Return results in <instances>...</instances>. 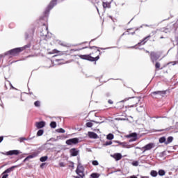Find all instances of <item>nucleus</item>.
Here are the masks:
<instances>
[{
  "instance_id": "423d86ee",
  "label": "nucleus",
  "mask_w": 178,
  "mask_h": 178,
  "mask_svg": "<svg viewBox=\"0 0 178 178\" xmlns=\"http://www.w3.org/2000/svg\"><path fill=\"white\" fill-rule=\"evenodd\" d=\"M79 143V139L77 138H72L66 141V144L68 145H76Z\"/></svg>"
},
{
  "instance_id": "4468645a",
  "label": "nucleus",
  "mask_w": 178,
  "mask_h": 178,
  "mask_svg": "<svg viewBox=\"0 0 178 178\" xmlns=\"http://www.w3.org/2000/svg\"><path fill=\"white\" fill-rule=\"evenodd\" d=\"M35 126L37 129H42V127H45L46 122L44 121L38 122L35 123Z\"/></svg>"
},
{
  "instance_id": "f704fd0d",
  "label": "nucleus",
  "mask_w": 178,
  "mask_h": 178,
  "mask_svg": "<svg viewBox=\"0 0 178 178\" xmlns=\"http://www.w3.org/2000/svg\"><path fill=\"white\" fill-rule=\"evenodd\" d=\"M58 44L59 45L63 46V47H65V42H62L61 40H58Z\"/></svg>"
},
{
  "instance_id": "5fc2aeb1",
  "label": "nucleus",
  "mask_w": 178,
  "mask_h": 178,
  "mask_svg": "<svg viewBox=\"0 0 178 178\" xmlns=\"http://www.w3.org/2000/svg\"><path fill=\"white\" fill-rule=\"evenodd\" d=\"M97 12H99V9H98V8H97Z\"/></svg>"
},
{
  "instance_id": "a878e982",
  "label": "nucleus",
  "mask_w": 178,
  "mask_h": 178,
  "mask_svg": "<svg viewBox=\"0 0 178 178\" xmlns=\"http://www.w3.org/2000/svg\"><path fill=\"white\" fill-rule=\"evenodd\" d=\"M150 175L152 177H156L157 176L158 173L156 170H152Z\"/></svg>"
},
{
  "instance_id": "9b49d317",
  "label": "nucleus",
  "mask_w": 178,
  "mask_h": 178,
  "mask_svg": "<svg viewBox=\"0 0 178 178\" xmlns=\"http://www.w3.org/2000/svg\"><path fill=\"white\" fill-rule=\"evenodd\" d=\"M151 38V35H149L146 37H145V38H143V40H142V41H140V42L138 43V46H140V45H145L147 41L149 40V39Z\"/></svg>"
},
{
  "instance_id": "a19ab883",
  "label": "nucleus",
  "mask_w": 178,
  "mask_h": 178,
  "mask_svg": "<svg viewBox=\"0 0 178 178\" xmlns=\"http://www.w3.org/2000/svg\"><path fill=\"white\" fill-rule=\"evenodd\" d=\"M2 175H3L2 178H8V176H9V175H8V174H6V173H5V174L2 173Z\"/></svg>"
},
{
  "instance_id": "f8f14e48",
  "label": "nucleus",
  "mask_w": 178,
  "mask_h": 178,
  "mask_svg": "<svg viewBox=\"0 0 178 178\" xmlns=\"http://www.w3.org/2000/svg\"><path fill=\"white\" fill-rule=\"evenodd\" d=\"M127 138H132L129 142L136 141L137 140L138 135L136 133H132L129 135L126 136Z\"/></svg>"
},
{
  "instance_id": "1a4fd4ad",
  "label": "nucleus",
  "mask_w": 178,
  "mask_h": 178,
  "mask_svg": "<svg viewBox=\"0 0 178 178\" xmlns=\"http://www.w3.org/2000/svg\"><path fill=\"white\" fill-rule=\"evenodd\" d=\"M19 150L14 149V150H10L6 153V155L7 156H13V155H19Z\"/></svg>"
},
{
  "instance_id": "dca6fc26",
  "label": "nucleus",
  "mask_w": 178,
  "mask_h": 178,
  "mask_svg": "<svg viewBox=\"0 0 178 178\" xmlns=\"http://www.w3.org/2000/svg\"><path fill=\"white\" fill-rule=\"evenodd\" d=\"M111 2H107V1H103V9H104V10L106 9H110V8L111 7Z\"/></svg>"
},
{
  "instance_id": "8fccbe9b",
  "label": "nucleus",
  "mask_w": 178,
  "mask_h": 178,
  "mask_svg": "<svg viewBox=\"0 0 178 178\" xmlns=\"http://www.w3.org/2000/svg\"><path fill=\"white\" fill-rule=\"evenodd\" d=\"M44 165H45V163H42L40 168H42Z\"/></svg>"
},
{
  "instance_id": "39448f33",
  "label": "nucleus",
  "mask_w": 178,
  "mask_h": 178,
  "mask_svg": "<svg viewBox=\"0 0 178 178\" xmlns=\"http://www.w3.org/2000/svg\"><path fill=\"white\" fill-rule=\"evenodd\" d=\"M165 94H166V91H165V90H158V91L152 92L150 94V95L153 98L156 99V98H158L159 96L163 97V95H165Z\"/></svg>"
},
{
  "instance_id": "bf43d9fd",
  "label": "nucleus",
  "mask_w": 178,
  "mask_h": 178,
  "mask_svg": "<svg viewBox=\"0 0 178 178\" xmlns=\"http://www.w3.org/2000/svg\"><path fill=\"white\" fill-rule=\"evenodd\" d=\"M177 47H178V42H177Z\"/></svg>"
},
{
  "instance_id": "c85d7f7f",
  "label": "nucleus",
  "mask_w": 178,
  "mask_h": 178,
  "mask_svg": "<svg viewBox=\"0 0 178 178\" xmlns=\"http://www.w3.org/2000/svg\"><path fill=\"white\" fill-rule=\"evenodd\" d=\"M113 138H114V136H113V134H109L107 136V139H108V140H113Z\"/></svg>"
},
{
  "instance_id": "0eeeda50",
  "label": "nucleus",
  "mask_w": 178,
  "mask_h": 178,
  "mask_svg": "<svg viewBox=\"0 0 178 178\" xmlns=\"http://www.w3.org/2000/svg\"><path fill=\"white\" fill-rule=\"evenodd\" d=\"M154 143H149L146 146H143L142 147V150H143V153L145 152L146 151L151 150L152 148L154 147Z\"/></svg>"
},
{
  "instance_id": "4c0bfd02",
  "label": "nucleus",
  "mask_w": 178,
  "mask_h": 178,
  "mask_svg": "<svg viewBox=\"0 0 178 178\" xmlns=\"http://www.w3.org/2000/svg\"><path fill=\"white\" fill-rule=\"evenodd\" d=\"M26 140L27 139L26 138H19V141L21 143H22L23 141Z\"/></svg>"
},
{
  "instance_id": "7ed1b4c3",
  "label": "nucleus",
  "mask_w": 178,
  "mask_h": 178,
  "mask_svg": "<svg viewBox=\"0 0 178 178\" xmlns=\"http://www.w3.org/2000/svg\"><path fill=\"white\" fill-rule=\"evenodd\" d=\"M56 5L57 0H51L44 11V15H47L50 10H51V9H53V8H54Z\"/></svg>"
},
{
  "instance_id": "2eb2a0df",
  "label": "nucleus",
  "mask_w": 178,
  "mask_h": 178,
  "mask_svg": "<svg viewBox=\"0 0 178 178\" xmlns=\"http://www.w3.org/2000/svg\"><path fill=\"white\" fill-rule=\"evenodd\" d=\"M88 137L90 138H93V139H97L99 138L98 135L96 133L92 132V131L88 132Z\"/></svg>"
},
{
  "instance_id": "cd10ccee",
  "label": "nucleus",
  "mask_w": 178,
  "mask_h": 178,
  "mask_svg": "<svg viewBox=\"0 0 178 178\" xmlns=\"http://www.w3.org/2000/svg\"><path fill=\"white\" fill-rule=\"evenodd\" d=\"M44 134V130L42 129H40L38 133H37V136H42Z\"/></svg>"
},
{
  "instance_id": "f257e3e1",
  "label": "nucleus",
  "mask_w": 178,
  "mask_h": 178,
  "mask_svg": "<svg viewBox=\"0 0 178 178\" xmlns=\"http://www.w3.org/2000/svg\"><path fill=\"white\" fill-rule=\"evenodd\" d=\"M86 48V55H79V58L83 60H86L90 62H97L100 58L102 54L100 48L97 47H82L81 49H73L72 51H81V49H84Z\"/></svg>"
},
{
  "instance_id": "412c9836",
  "label": "nucleus",
  "mask_w": 178,
  "mask_h": 178,
  "mask_svg": "<svg viewBox=\"0 0 178 178\" xmlns=\"http://www.w3.org/2000/svg\"><path fill=\"white\" fill-rule=\"evenodd\" d=\"M42 32L45 31L46 33L48 32V26L44 24L42 26Z\"/></svg>"
},
{
  "instance_id": "c9c22d12",
  "label": "nucleus",
  "mask_w": 178,
  "mask_h": 178,
  "mask_svg": "<svg viewBox=\"0 0 178 178\" xmlns=\"http://www.w3.org/2000/svg\"><path fill=\"white\" fill-rule=\"evenodd\" d=\"M112 143H113L112 141H107V142L104 143V145H103L108 146V145H111Z\"/></svg>"
},
{
  "instance_id": "aec40b11",
  "label": "nucleus",
  "mask_w": 178,
  "mask_h": 178,
  "mask_svg": "<svg viewBox=\"0 0 178 178\" xmlns=\"http://www.w3.org/2000/svg\"><path fill=\"white\" fill-rule=\"evenodd\" d=\"M115 143H118V144H119V145H122L123 147H126L128 146L127 143H125V142L120 143V141L116 140Z\"/></svg>"
},
{
  "instance_id": "37998d69",
  "label": "nucleus",
  "mask_w": 178,
  "mask_h": 178,
  "mask_svg": "<svg viewBox=\"0 0 178 178\" xmlns=\"http://www.w3.org/2000/svg\"><path fill=\"white\" fill-rule=\"evenodd\" d=\"M70 168H72V169H74V163H73V162H70Z\"/></svg>"
},
{
  "instance_id": "13d9d810",
  "label": "nucleus",
  "mask_w": 178,
  "mask_h": 178,
  "mask_svg": "<svg viewBox=\"0 0 178 178\" xmlns=\"http://www.w3.org/2000/svg\"><path fill=\"white\" fill-rule=\"evenodd\" d=\"M177 54H178V51H177ZM177 63H178V60L177 61Z\"/></svg>"
},
{
  "instance_id": "9d476101",
  "label": "nucleus",
  "mask_w": 178,
  "mask_h": 178,
  "mask_svg": "<svg viewBox=\"0 0 178 178\" xmlns=\"http://www.w3.org/2000/svg\"><path fill=\"white\" fill-rule=\"evenodd\" d=\"M38 152H33L32 154L29 155L26 158L24 159V163H26V161H29L30 159H32L33 158H35L38 156Z\"/></svg>"
},
{
  "instance_id": "f3484780",
  "label": "nucleus",
  "mask_w": 178,
  "mask_h": 178,
  "mask_svg": "<svg viewBox=\"0 0 178 178\" xmlns=\"http://www.w3.org/2000/svg\"><path fill=\"white\" fill-rule=\"evenodd\" d=\"M15 168H19V165H13L8 169H6L3 174H7V173H10L11 171H13L14 169H15Z\"/></svg>"
},
{
  "instance_id": "bb28decb",
  "label": "nucleus",
  "mask_w": 178,
  "mask_h": 178,
  "mask_svg": "<svg viewBox=\"0 0 178 178\" xmlns=\"http://www.w3.org/2000/svg\"><path fill=\"white\" fill-rule=\"evenodd\" d=\"M159 143H166V138L165 137H161L159 138Z\"/></svg>"
},
{
  "instance_id": "a211bd4d",
  "label": "nucleus",
  "mask_w": 178,
  "mask_h": 178,
  "mask_svg": "<svg viewBox=\"0 0 178 178\" xmlns=\"http://www.w3.org/2000/svg\"><path fill=\"white\" fill-rule=\"evenodd\" d=\"M113 158L116 160V161H120L122 159V155L120 153H115L114 154Z\"/></svg>"
},
{
  "instance_id": "473e14b6",
  "label": "nucleus",
  "mask_w": 178,
  "mask_h": 178,
  "mask_svg": "<svg viewBox=\"0 0 178 178\" xmlns=\"http://www.w3.org/2000/svg\"><path fill=\"white\" fill-rule=\"evenodd\" d=\"M86 127H93V123L88 122L86 124Z\"/></svg>"
},
{
  "instance_id": "c756f323",
  "label": "nucleus",
  "mask_w": 178,
  "mask_h": 178,
  "mask_svg": "<svg viewBox=\"0 0 178 178\" xmlns=\"http://www.w3.org/2000/svg\"><path fill=\"white\" fill-rule=\"evenodd\" d=\"M165 173H166V172H165V170H159V175L160 176H163V175H165Z\"/></svg>"
},
{
  "instance_id": "09e8293b",
  "label": "nucleus",
  "mask_w": 178,
  "mask_h": 178,
  "mask_svg": "<svg viewBox=\"0 0 178 178\" xmlns=\"http://www.w3.org/2000/svg\"><path fill=\"white\" fill-rule=\"evenodd\" d=\"M129 178H138V177L135 175H133V176H131Z\"/></svg>"
},
{
  "instance_id": "603ef678",
  "label": "nucleus",
  "mask_w": 178,
  "mask_h": 178,
  "mask_svg": "<svg viewBox=\"0 0 178 178\" xmlns=\"http://www.w3.org/2000/svg\"><path fill=\"white\" fill-rule=\"evenodd\" d=\"M142 178H148V177H142Z\"/></svg>"
},
{
  "instance_id": "6e6552de",
  "label": "nucleus",
  "mask_w": 178,
  "mask_h": 178,
  "mask_svg": "<svg viewBox=\"0 0 178 178\" xmlns=\"http://www.w3.org/2000/svg\"><path fill=\"white\" fill-rule=\"evenodd\" d=\"M150 58L152 59V61L154 63V61L157 60L160 58V56L158 55L156 53L152 51L150 53Z\"/></svg>"
},
{
  "instance_id": "ea45409f",
  "label": "nucleus",
  "mask_w": 178,
  "mask_h": 178,
  "mask_svg": "<svg viewBox=\"0 0 178 178\" xmlns=\"http://www.w3.org/2000/svg\"><path fill=\"white\" fill-rule=\"evenodd\" d=\"M35 26H33V28H31V33H32V35H33V34H34V33H35Z\"/></svg>"
},
{
  "instance_id": "a18cd8bd",
  "label": "nucleus",
  "mask_w": 178,
  "mask_h": 178,
  "mask_svg": "<svg viewBox=\"0 0 178 178\" xmlns=\"http://www.w3.org/2000/svg\"><path fill=\"white\" fill-rule=\"evenodd\" d=\"M119 106H120L121 108L123 107V106H121V104H120V103H119V104H117V108H119Z\"/></svg>"
},
{
  "instance_id": "b1692460",
  "label": "nucleus",
  "mask_w": 178,
  "mask_h": 178,
  "mask_svg": "<svg viewBox=\"0 0 178 178\" xmlns=\"http://www.w3.org/2000/svg\"><path fill=\"white\" fill-rule=\"evenodd\" d=\"M100 177V174L98 173H92L90 175L91 178H99Z\"/></svg>"
},
{
  "instance_id": "58836bf2",
  "label": "nucleus",
  "mask_w": 178,
  "mask_h": 178,
  "mask_svg": "<svg viewBox=\"0 0 178 178\" xmlns=\"http://www.w3.org/2000/svg\"><path fill=\"white\" fill-rule=\"evenodd\" d=\"M133 166H138V161H134L132 163Z\"/></svg>"
},
{
  "instance_id": "ddd939ff",
  "label": "nucleus",
  "mask_w": 178,
  "mask_h": 178,
  "mask_svg": "<svg viewBox=\"0 0 178 178\" xmlns=\"http://www.w3.org/2000/svg\"><path fill=\"white\" fill-rule=\"evenodd\" d=\"M70 156L73 157L78 156L79 153V151L77 149H75L74 147L73 149H70Z\"/></svg>"
},
{
  "instance_id": "72a5a7b5",
  "label": "nucleus",
  "mask_w": 178,
  "mask_h": 178,
  "mask_svg": "<svg viewBox=\"0 0 178 178\" xmlns=\"http://www.w3.org/2000/svg\"><path fill=\"white\" fill-rule=\"evenodd\" d=\"M56 131L58 133H63V134L65 132V129H63V128L56 129Z\"/></svg>"
},
{
  "instance_id": "de8ad7c7",
  "label": "nucleus",
  "mask_w": 178,
  "mask_h": 178,
  "mask_svg": "<svg viewBox=\"0 0 178 178\" xmlns=\"http://www.w3.org/2000/svg\"><path fill=\"white\" fill-rule=\"evenodd\" d=\"M52 51H53V53H58L59 52V51H58L57 49H54Z\"/></svg>"
},
{
  "instance_id": "6ab92c4d",
  "label": "nucleus",
  "mask_w": 178,
  "mask_h": 178,
  "mask_svg": "<svg viewBox=\"0 0 178 178\" xmlns=\"http://www.w3.org/2000/svg\"><path fill=\"white\" fill-rule=\"evenodd\" d=\"M135 31H133V29H128L126 32L123 33V35H134Z\"/></svg>"
},
{
  "instance_id": "393cba45",
  "label": "nucleus",
  "mask_w": 178,
  "mask_h": 178,
  "mask_svg": "<svg viewBox=\"0 0 178 178\" xmlns=\"http://www.w3.org/2000/svg\"><path fill=\"white\" fill-rule=\"evenodd\" d=\"M57 127V124L56 122L53 121L50 123V127L51 129H56V127Z\"/></svg>"
},
{
  "instance_id": "4be33fe9",
  "label": "nucleus",
  "mask_w": 178,
  "mask_h": 178,
  "mask_svg": "<svg viewBox=\"0 0 178 178\" xmlns=\"http://www.w3.org/2000/svg\"><path fill=\"white\" fill-rule=\"evenodd\" d=\"M173 140H174V138H173L172 136L168 137V139H167V141L165 142V144L166 145L170 144V143H172L173 141Z\"/></svg>"
},
{
  "instance_id": "3c124183",
  "label": "nucleus",
  "mask_w": 178,
  "mask_h": 178,
  "mask_svg": "<svg viewBox=\"0 0 178 178\" xmlns=\"http://www.w3.org/2000/svg\"><path fill=\"white\" fill-rule=\"evenodd\" d=\"M2 58H3V55H0V61Z\"/></svg>"
},
{
  "instance_id": "e433bc0d",
  "label": "nucleus",
  "mask_w": 178,
  "mask_h": 178,
  "mask_svg": "<svg viewBox=\"0 0 178 178\" xmlns=\"http://www.w3.org/2000/svg\"><path fill=\"white\" fill-rule=\"evenodd\" d=\"M34 105L36 106V107H40V102L39 101H36L35 103H34Z\"/></svg>"
},
{
  "instance_id": "c03bdc74",
  "label": "nucleus",
  "mask_w": 178,
  "mask_h": 178,
  "mask_svg": "<svg viewBox=\"0 0 178 178\" xmlns=\"http://www.w3.org/2000/svg\"><path fill=\"white\" fill-rule=\"evenodd\" d=\"M108 104H113V102L111 99H109V100L108 101Z\"/></svg>"
},
{
  "instance_id": "7c9ffc66",
  "label": "nucleus",
  "mask_w": 178,
  "mask_h": 178,
  "mask_svg": "<svg viewBox=\"0 0 178 178\" xmlns=\"http://www.w3.org/2000/svg\"><path fill=\"white\" fill-rule=\"evenodd\" d=\"M92 165L93 166H98L99 165V162L97 160H94L92 161Z\"/></svg>"
},
{
  "instance_id": "5701e85b",
  "label": "nucleus",
  "mask_w": 178,
  "mask_h": 178,
  "mask_svg": "<svg viewBox=\"0 0 178 178\" xmlns=\"http://www.w3.org/2000/svg\"><path fill=\"white\" fill-rule=\"evenodd\" d=\"M47 160H48V156H42L40 159V161L42 163L46 162Z\"/></svg>"
},
{
  "instance_id": "f03ea898",
  "label": "nucleus",
  "mask_w": 178,
  "mask_h": 178,
  "mask_svg": "<svg viewBox=\"0 0 178 178\" xmlns=\"http://www.w3.org/2000/svg\"><path fill=\"white\" fill-rule=\"evenodd\" d=\"M26 48H29V45L24 46L22 47H17L13 49L9 50L5 55H12V56H17L20 52L24 51Z\"/></svg>"
},
{
  "instance_id": "6e6d98bb",
  "label": "nucleus",
  "mask_w": 178,
  "mask_h": 178,
  "mask_svg": "<svg viewBox=\"0 0 178 178\" xmlns=\"http://www.w3.org/2000/svg\"><path fill=\"white\" fill-rule=\"evenodd\" d=\"M74 178H80V177H74Z\"/></svg>"
},
{
  "instance_id": "49530a36",
  "label": "nucleus",
  "mask_w": 178,
  "mask_h": 178,
  "mask_svg": "<svg viewBox=\"0 0 178 178\" xmlns=\"http://www.w3.org/2000/svg\"><path fill=\"white\" fill-rule=\"evenodd\" d=\"M3 140V136L0 137V143Z\"/></svg>"
},
{
  "instance_id": "864d4df0",
  "label": "nucleus",
  "mask_w": 178,
  "mask_h": 178,
  "mask_svg": "<svg viewBox=\"0 0 178 178\" xmlns=\"http://www.w3.org/2000/svg\"><path fill=\"white\" fill-rule=\"evenodd\" d=\"M136 106V104H133L131 106L134 107V106Z\"/></svg>"
},
{
  "instance_id": "4d7b16f0",
  "label": "nucleus",
  "mask_w": 178,
  "mask_h": 178,
  "mask_svg": "<svg viewBox=\"0 0 178 178\" xmlns=\"http://www.w3.org/2000/svg\"><path fill=\"white\" fill-rule=\"evenodd\" d=\"M146 52H147V53H149V51H146Z\"/></svg>"
},
{
  "instance_id": "79ce46f5",
  "label": "nucleus",
  "mask_w": 178,
  "mask_h": 178,
  "mask_svg": "<svg viewBox=\"0 0 178 178\" xmlns=\"http://www.w3.org/2000/svg\"><path fill=\"white\" fill-rule=\"evenodd\" d=\"M59 166H60L61 168H64L65 163L63 162L59 163Z\"/></svg>"
},
{
  "instance_id": "2f4dec72",
  "label": "nucleus",
  "mask_w": 178,
  "mask_h": 178,
  "mask_svg": "<svg viewBox=\"0 0 178 178\" xmlns=\"http://www.w3.org/2000/svg\"><path fill=\"white\" fill-rule=\"evenodd\" d=\"M160 67H161V65H160V63H156V64H155V67H156V70H160Z\"/></svg>"
},
{
  "instance_id": "20e7f679",
  "label": "nucleus",
  "mask_w": 178,
  "mask_h": 178,
  "mask_svg": "<svg viewBox=\"0 0 178 178\" xmlns=\"http://www.w3.org/2000/svg\"><path fill=\"white\" fill-rule=\"evenodd\" d=\"M76 173L81 177L84 178L86 175L84 174V167L81 165H78L77 168L76 170Z\"/></svg>"
}]
</instances>
